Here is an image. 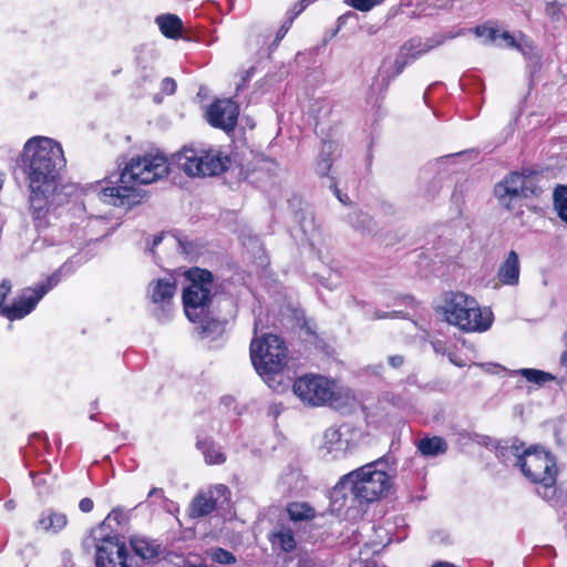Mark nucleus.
Instances as JSON below:
<instances>
[{
  "label": "nucleus",
  "mask_w": 567,
  "mask_h": 567,
  "mask_svg": "<svg viewBox=\"0 0 567 567\" xmlns=\"http://www.w3.org/2000/svg\"><path fill=\"white\" fill-rule=\"evenodd\" d=\"M228 493L227 486L223 484H217L206 492L198 493L189 505V516L197 518L210 514L220 498H227Z\"/></svg>",
  "instance_id": "15"
},
{
  "label": "nucleus",
  "mask_w": 567,
  "mask_h": 567,
  "mask_svg": "<svg viewBox=\"0 0 567 567\" xmlns=\"http://www.w3.org/2000/svg\"><path fill=\"white\" fill-rule=\"evenodd\" d=\"M161 32L171 39L179 37L183 28L182 20L175 14H163L156 18Z\"/></svg>",
  "instance_id": "22"
},
{
  "label": "nucleus",
  "mask_w": 567,
  "mask_h": 567,
  "mask_svg": "<svg viewBox=\"0 0 567 567\" xmlns=\"http://www.w3.org/2000/svg\"><path fill=\"white\" fill-rule=\"evenodd\" d=\"M391 487V477L385 471L382 458L368 463L341 477L331 494V502L338 507L346 505L347 492L360 502L371 503L380 499Z\"/></svg>",
  "instance_id": "3"
},
{
  "label": "nucleus",
  "mask_w": 567,
  "mask_h": 567,
  "mask_svg": "<svg viewBox=\"0 0 567 567\" xmlns=\"http://www.w3.org/2000/svg\"><path fill=\"white\" fill-rule=\"evenodd\" d=\"M66 524L68 517L64 513L45 509L40 514L39 519L34 524V528L43 533L58 534Z\"/></svg>",
  "instance_id": "19"
},
{
  "label": "nucleus",
  "mask_w": 567,
  "mask_h": 567,
  "mask_svg": "<svg viewBox=\"0 0 567 567\" xmlns=\"http://www.w3.org/2000/svg\"><path fill=\"white\" fill-rule=\"evenodd\" d=\"M499 37L505 41L507 47L517 48L524 55H526L530 60V62L534 64V68H538L539 66V56H538V54L533 53V52H527L523 48V45L517 43L516 40L514 39V37L512 34H509L508 32H503ZM529 51H532L530 48H529Z\"/></svg>",
  "instance_id": "29"
},
{
  "label": "nucleus",
  "mask_w": 567,
  "mask_h": 567,
  "mask_svg": "<svg viewBox=\"0 0 567 567\" xmlns=\"http://www.w3.org/2000/svg\"><path fill=\"white\" fill-rule=\"evenodd\" d=\"M269 539L275 550H281L284 553H290L297 546L293 530L286 525L277 526Z\"/></svg>",
  "instance_id": "20"
},
{
  "label": "nucleus",
  "mask_w": 567,
  "mask_h": 567,
  "mask_svg": "<svg viewBox=\"0 0 567 567\" xmlns=\"http://www.w3.org/2000/svg\"><path fill=\"white\" fill-rule=\"evenodd\" d=\"M292 391L300 401L311 406L332 405L336 401L334 383L321 375L307 374L298 378Z\"/></svg>",
  "instance_id": "10"
},
{
  "label": "nucleus",
  "mask_w": 567,
  "mask_h": 567,
  "mask_svg": "<svg viewBox=\"0 0 567 567\" xmlns=\"http://www.w3.org/2000/svg\"><path fill=\"white\" fill-rule=\"evenodd\" d=\"M412 49L413 42H410L409 44L402 47L399 56L393 62V72L391 74V78H395L396 75H399L409 63H411L412 61H414L415 59H417L427 51L425 49H422L415 52H411Z\"/></svg>",
  "instance_id": "21"
},
{
  "label": "nucleus",
  "mask_w": 567,
  "mask_h": 567,
  "mask_svg": "<svg viewBox=\"0 0 567 567\" xmlns=\"http://www.w3.org/2000/svg\"><path fill=\"white\" fill-rule=\"evenodd\" d=\"M188 285L183 290V305L186 317L192 321H202L213 298V275L210 271L192 268L186 272Z\"/></svg>",
  "instance_id": "7"
},
{
  "label": "nucleus",
  "mask_w": 567,
  "mask_h": 567,
  "mask_svg": "<svg viewBox=\"0 0 567 567\" xmlns=\"http://www.w3.org/2000/svg\"><path fill=\"white\" fill-rule=\"evenodd\" d=\"M93 506H94L93 501L89 497L82 498L79 503V508L83 513H90L93 509Z\"/></svg>",
  "instance_id": "40"
},
{
  "label": "nucleus",
  "mask_w": 567,
  "mask_h": 567,
  "mask_svg": "<svg viewBox=\"0 0 567 567\" xmlns=\"http://www.w3.org/2000/svg\"><path fill=\"white\" fill-rule=\"evenodd\" d=\"M539 174L534 171L513 172L495 186V195L504 207L513 209L520 198L539 196Z\"/></svg>",
  "instance_id": "9"
},
{
  "label": "nucleus",
  "mask_w": 567,
  "mask_h": 567,
  "mask_svg": "<svg viewBox=\"0 0 567 567\" xmlns=\"http://www.w3.org/2000/svg\"><path fill=\"white\" fill-rule=\"evenodd\" d=\"M519 257L515 250H511L498 268L497 278L503 285L517 286L519 282Z\"/></svg>",
  "instance_id": "18"
},
{
  "label": "nucleus",
  "mask_w": 567,
  "mask_h": 567,
  "mask_svg": "<svg viewBox=\"0 0 567 567\" xmlns=\"http://www.w3.org/2000/svg\"><path fill=\"white\" fill-rule=\"evenodd\" d=\"M161 90H162L163 93H165L167 95L174 94L175 91H176V82H175V80L172 79V78H165L162 81Z\"/></svg>",
  "instance_id": "36"
},
{
  "label": "nucleus",
  "mask_w": 567,
  "mask_h": 567,
  "mask_svg": "<svg viewBox=\"0 0 567 567\" xmlns=\"http://www.w3.org/2000/svg\"><path fill=\"white\" fill-rule=\"evenodd\" d=\"M61 560L63 564V567H73V555L70 550L65 549L61 553Z\"/></svg>",
  "instance_id": "39"
},
{
  "label": "nucleus",
  "mask_w": 567,
  "mask_h": 567,
  "mask_svg": "<svg viewBox=\"0 0 567 567\" xmlns=\"http://www.w3.org/2000/svg\"><path fill=\"white\" fill-rule=\"evenodd\" d=\"M305 9L306 4H300L299 2L295 4L292 8V17L290 18V21H292V19L300 14Z\"/></svg>",
  "instance_id": "45"
},
{
  "label": "nucleus",
  "mask_w": 567,
  "mask_h": 567,
  "mask_svg": "<svg viewBox=\"0 0 567 567\" xmlns=\"http://www.w3.org/2000/svg\"><path fill=\"white\" fill-rule=\"evenodd\" d=\"M147 497H158L164 498V492L162 488L154 487L148 492Z\"/></svg>",
  "instance_id": "47"
},
{
  "label": "nucleus",
  "mask_w": 567,
  "mask_h": 567,
  "mask_svg": "<svg viewBox=\"0 0 567 567\" xmlns=\"http://www.w3.org/2000/svg\"><path fill=\"white\" fill-rule=\"evenodd\" d=\"M515 465L526 478L538 485L537 493L544 499H553L556 494L557 467L550 453L537 447L525 450L522 455H516Z\"/></svg>",
  "instance_id": "5"
},
{
  "label": "nucleus",
  "mask_w": 567,
  "mask_h": 567,
  "mask_svg": "<svg viewBox=\"0 0 567 567\" xmlns=\"http://www.w3.org/2000/svg\"><path fill=\"white\" fill-rule=\"evenodd\" d=\"M305 9L306 4H300L299 2L295 4L292 8V17L290 18V21H292V19L300 14Z\"/></svg>",
  "instance_id": "46"
},
{
  "label": "nucleus",
  "mask_w": 567,
  "mask_h": 567,
  "mask_svg": "<svg viewBox=\"0 0 567 567\" xmlns=\"http://www.w3.org/2000/svg\"><path fill=\"white\" fill-rule=\"evenodd\" d=\"M181 169L189 177H206L221 174L229 159L216 148L185 147L177 155Z\"/></svg>",
  "instance_id": "8"
},
{
  "label": "nucleus",
  "mask_w": 567,
  "mask_h": 567,
  "mask_svg": "<svg viewBox=\"0 0 567 567\" xmlns=\"http://www.w3.org/2000/svg\"><path fill=\"white\" fill-rule=\"evenodd\" d=\"M475 34L485 38V42L493 43L498 38V30L487 25H478L475 28Z\"/></svg>",
  "instance_id": "34"
},
{
  "label": "nucleus",
  "mask_w": 567,
  "mask_h": 567,
  "mask_svg": "<svg viewBox=\"0 0 567 567\" xmlns=\"http://www.w3.org/2000/svg\"><path fill=\"white\" fill-rule=\"evenodd\" d=\"M328 148H331V145H328ZM331 168V159H330V150L326 152L324 150L321 153L320 159L317 163L316 171L320 176H327Z\"/></svg>",
  "instance_id": "32"
},
{
  "label": "nucleus",
  "mask_w": 567,
  "mask_h": 567,
  "mask_svg": "<svg viewBox=\"0 0 567 567\" xmlns=\"http://www.w3.org/2000/svg\"><path fill=\"white\" fill-rule=\"evenodd\" d=\"M58 281L59 276L54 274L48 278L45 284L24 289L11 306L2 307L0 313L11 321L24 318Z\"/></svg>",
  "instance_id": "12"
},
{
  "label": "nucleus",
  "mask_w": 567,
  "mask_h": 567,
  "mask_svg": "<svg viewBox=\"0 0 567 567\" xmlns=\"http://www.w3.org/2000/svg\"><path fill=\"white\" fill-rule=\"evenodd\" d=\"M11 282L7 279H4L1 284H0V307L2 306L6 297L9 295V292L11 291Z\"/></svg>",
  "instance_id": "38"
},
{
  "label": "nucleus",
  "mask_w": 567,
  "mask_h": 567,
  "mask_svg": "<svg viewBox=\"0 0 567 567\" xmlns=\"http://www.w3.org/2000/svg\"><path fill=\"white\" fill-rule=\"evenodd\" d=\"M441 309L444 320L464 332H485L494 321L491 309L463 292L449 293Z\"/></svg>",
  "instance_id": "4"
},
{
  "label": "nucleus",
  "mask_w": 567,
  "mask_h": 567,
  "mask_svg": "<svg viewBox=\"0 0 567 567\" xmlns=\"http://www.w3.org/2000/svg\"><path fill=\"white\" fill-rule=\"evenodd\" d=\"M212 559L223 565L234 564L236 561L235 556L224 548H215L212 551Z\"/></svg>",
  "instance_id": "33"
},
{
  "label": "nucleus",
  "mask_w": 567,
  "mask_h": 567,
  "mask_svg": "<svg viewBox=\"0 0 567 567\" xmlns=\"http://www.w3.org/2000/svg\"><path fill=\"white\" fill-rule=\"evenodd\" d=\"M431 344H432V348L435 353L444 355V354H447V352L450 351V350H447L446 344L443 340L435 339V340L431 341Z\"/></svg>",
  "instance_id": "37"
},
{
  "label": "nucleus",
  "mask_w": 567,
  "mask_h": 567,
  "mask_svg": "<svg viewBox=\"0 0 567 567\" xmlns=\"http://www.w3.org/2000/svg\"><path fill=\"white\" fill-rule=\"evenodd\" d=\"M96 567H143L117 536L94 535Z\"/></svg>",
  "instance_id": "11"
},
{
  "label": "nucleus",
  "mask_w": 567,
  "mask_h": 567,
  "mask_svg": "<svg viewBox=\"0 0 567 567\" xmlns=\"http://www.w3.org/2000/svg\"><path fill=\"white\" fill-rule=\"evenodd\" d=\"M290 24H291V21L286 22L285 24H282L280 27V29L278 30L277 35H276V42H279L284 39V37L286 35V33L288 32V30L290 28Z\"/></svg>",
  "instance_id": "43"
},
{
  "label": "nucleus",
  "mask_w": 567,
  "mask_h": 567,
  "mask_svg": "<svg viewBox=\"0 0 567 567\" xmlns=\"http://www.w3.org/2000/svg\"><path fill=\"white\" fill-rule=\"evenodd\" d=\"M239 115V106L230 99L217 100L206 111L207 122L225 132L235 128Z\"/></svg>",
  "instance_id": "14"
},
{
  "label": "nucleus",
  "mask_w": 567,
  "mask_h": 567,
  "mask_svg": "<svg viewBox=\"0 0 567 567\" xmlns=\"http://www.w3.org/2000/svg\"><path fill=\"white\" fill-rule=\"evenodd\" d=\"M350 224L360 230H370L371 218L362 212H353L349 215Z\"/></svg>",
  "instance_id": "30"
},
{
  "label": "nucleus",
  "mask_w": 567,
  "mask_h": 567,
  "mask_svg": "<svg viewBox=\"0 0 567 567\" xmlns=\"http://www.w3.org/2000/svg\"><path fill=\"white\" fill-rule=\"evenodd\" d=\"M162 239H163L162 236H155L154 239H153V247H152V249L154 247H156L162 241Z\"/></svg>",
  "instance_id": "50"
},
{
  "label": "nucleus",
  "mask_w": 567,
  "mask_h": 567,
  "mask_svg": "<svg viewBox=\"0 0 567 567\" xmlns=\"http://www.w3.org/2000/svg\"><path fill=\"white\" fill-rule=\"evenodd\" d=\"M316 0H300L299 3L300 4H306V8H307L309 4L313 3Z\"/></svg>",
  "instance_id": "53"
},
{
  "label": "nucleus",
  "mask_w": 567,
  "mask_h": 567,
  "mask_svg": "<svg viewBox=\"0 0 567 567\" xmlns=\"http://www.w3.org/2000/svg\"><path fill=\"white\" fill-rule=\"evenodd\" d=\"M250 358L257 373L268 382L287 364L288 350L280 337L268 333L251 341Z\"/></svg>",
  "instance_id": "6"
},
{
  "label": "nucleus",
  "mask_w": 567,
  "mask_h": 567,
  "mask_svg": "<svg viewBox=\"0 0 567 567\" xmlns=\"http://www.w3.org/2000/svg\"><path fill=\"white\" fill-rule=\"evenodd\" d=\"M384 0H350V4L362 12L370 11L373 7L381 4Z\"/></svg>",
  "instance_id": "35"
},
{
  "label": "nucleus",
  "mask_w": 567,
  "mask_h": 567,
  "mask_svg": "<svg viewBox=\"0 0 567 567\" xmlns=\"http://www.w3.org/2000/svg\"><path fill=\"white\" fill-rule=\"evenodd\" d=\"M4 507L8 509V511H11L16 507V504L13 501H8L6 504H4Z\"/></svg>",
  "instance_id": "49"
},
{
  "label": "nucleus",
  "mask_w": 567,
  "mask_h": 567,
  "mask_svg": "<svg viewBox=\"0 0 567 567\" xmlns=\"http://www.w3.org/2000/svg\"><path fill=\"white\" fill-rule=\"evenodd\" d=\"M3 182H4V177H3V174L0 173V188L2 187L3 185Z\"/></svg>",
  "instance_id": "55"
},
{
  "label": "nucleus",
  "mask_w": 567,
  "mask_h": 567,
  "mask_svg": "<svg viewBox=\"0 0 567 567\" xmlns=\"http://www.w3.org/2000/svg\"><path fill=\"white\" fill-rule=\"evenodd\" d=\"M446 355H447L450 362L453 363L454 365H456V367H465L466 365V362L463 359H461L460 357H457L455 352L450 350Z\"/></svg>",
  "instance_id": "42"
},
{
  "label": "nucleus",
  "mask_w": 567,
  "mask_h": 567,
  "mask_svg": "<svg viewBox=\"0 0 567 567\" xmlns=\"http://www.w3.org/2000/svg\"><path fill=\"white\" fill-rule=\"evenodd\" d=\"M176 292V284L172 279H157L150 282L147 295L152 302L161 309L157 313L158 320L168 317L169 306Z\"/></svg>",
  "instance_id": "16"
},
{
  "label": "nucleus",
  "mask_w": 567,
  "mask_h": 567,
  "mask_svg": "<svg viewBox=\"0 0 567 567\" xmlns=\"http://www.w3.org/2000/svg\"><path fill=\"white\" fill-rule=\"evenodd\" d=\"M197 322L200 323L203 332L207 337H209L212 334L221 333L223 330H224L223 322H220L218 320H208L207 319V313L204 316L202 321H197Z\"/></svg>",
  "instance_id": "31"
},
{
  "label": "nucleus",
  "mask_w": 567,
  "mask_h": 567,
  "mask_svg": "<svg viewBox=\"0 0 567 567\" xmlns=\"http://www.w3.org/2000/svg\"><path fill=\"white\" fill-rule=\"evenodd\" d=\"M352 431L349 425L331 426L323 433L321 453L331 460L340 458L351 447Z\"/></svg>",
  "instance_id": "13"
},
{
  "label": "nucleus",
  "mask_w": 567,
  "mask_h": 567,
  "mask_svg": "<svg viewBox=\"0 0 567 567\" xmlns=\"http://www.w3.org/2000/svg\"><path fill=\"white\" fill-rule=\"evenodd\" d=\"M131 549L135 561L143 567H150V561L159 554V545L144 537H132Z\"/></svg>",
  "instance_id": "17"
},
{
  "label": "nucleus",
  "mask_w": 567,
  "mask_h": 567,
  "mask_svg": "<svg viewBox=\"0 0 567 567\" xmlns=\"http://www.w3.org/2000/svg\"><path fill=\"white\" fill-rule=\"evenodd\" d=\"M433 567H456V566H454L453 564H450V563L441 561V563H436L435 565H433Z\"/></svg>",
  "instance_id": "48"
},
{
  "label": "nucleus",
  "mask_w": 567,
  "mask_h": 567,
  "mask_svg": "<svg viewBox=\"0 0 567 567\" xmlns=\"http://www.w3.org/2000/svg\"><path fill=\"white\" fill-rule=\"evenodd\" d=\"M550 3L563 6L567 0H547Z\"/></svg>",
  "instance_id": "51"
},
{
  "label": "nucleus",
  "mask_w": 567,
  "mask_h": 567,
  "mask_svg": "<svg viewBox=\"0 0 567 567\" xmlns=\"http://www.w3.org/2000/svg\"><path fill=\"white\" fill-rule=\"evenodd\" d=\"M127 520V515L123 512L121 508H114L110 512V514L106 516V518L102 522L100 527L93 532L94 535H104L106 529L113 528V523H115L116 526L121 525L122 523Z\"/></svg>",
  "instance_id": "28"
},
{
  "label": "nucleus",
  "mask_w": 567,
  "mask_h": 567,
  "mask_svg": "<svg viewBox=\"0 0 567 567\" xmlns=\"http://www.w3.org/2000/svg\"><path fill=\"white\" fill-rule=\"evenodd\" d=\"M515 373L524 377L528 382L537 385H544L545 383L555 380L553 374L537 369H520L515 371Z\"/></svg>",
  "instance_id": "27"
},
{
  "label": "nucleus",
  "mask_w": 567,
  "mask_h": 567,
  "mask_svg": "<svg viewBox=\"0 0 567 567\" xmlns=\"http://www.w3.org/2000/svg\"><path fill=\"white\" fill-rule=\"evenodd\" d=\"M334 194L337 195L338 199L341 202V203H346L343 197L341 196L339 189L334 186Z\"/></svg>",
  "instance_id": "52"
},
{
  "label": "nucleus",
  "mask_w": 567,
  "mask_h": 567,
  "mask_svg": "<svg viewBox=\"0 0 567 567\" xmlns=\"http://www.w3.org/2000/svg\"><path fill=\"white\" fill-rule=\"evenodd\" d=\"M388 362L389 364L394 368V369H399L400 367L403 365L404 363V358L400 354H395V355H390L389 359H388Z\"/></svg>",
  "instance_id": "41"
},
{
  "label": "nucleus",
  "mask_w": 567,
  "mask_h": 567,
  "mask_svg": "<svg viewBox=\"0 0 567 567\" xmlns=\"http://www.w3.org/2000/svg\"><path fill=\"white\" fill-rule=\"evenodd\" d=\"M419 451L425 456H437L447 450L446 442L439 436L425 437L419 442Z\"/></svg>",
  "instance_id": "23"
},
{
  "label": "nucleus",
  "mask_w": 567,
  "mask_h": 567,
  "mask_svg": "<svg viewBox=\"0 0 567 567\" xmlns=\"http://www.w3.org/2000/svg\"><path fill=\"white\" fill-rule=\"evenodd\" d=\"M168 172L167 157L159 152L132 157L122 171L117 185L103 188L100 197L110 205L131 206L137 202L136 186L154 183Z\"/></svg>",
  "instance_id": "2"
},
{
  "label": "nucleus",
  "mask_w": 567,
  "mask_h": 567,
  "mask_svg": "<svg viewBox=\"0 0 567 567\" xmlns=\"http://www.w3.org/2000/svg\"><path fill=\"white\" fill-rule=\"evenodd\" d=\"M374 318L375 319H383V318H388V316L385 313H382V315L377 313Z\"/></svg>",
  "instance_id": "54"
},
{
  "label": "nucleus",
  "mask_w": 567,
  "mask_h": 567,
  "mask_svg": "<svg viewBox=\"0 0 567 567\" xmlns=\"http://www.w3.org/2000/svg\"><path fill=\"white\" fill-rule=\"evenodd\" d=\"M553 202L558 217L567 225V186L558 185L555 188Z\"/></svg>",
  "instance_id": "26"
},
{
  "label": "nucleus",
  "mask_w": 567,
  "mask_h": 567,
  "mask_svg": "<svg viewBox=\"0 0 567 567\" xmlns=\"http://www.w3.org/2000/svg\"><path fill=\"white\" fill-rule=\"evenodd\" d=\"M22 166L29 187V210L38 230H44L54 218V210L72 196L78 186L61 185L60 173L66 159L61 144L47 136L29 138L22 152Z\"/></svg>",
  "instance_id": "1"
},
{
  "label": "nucleus",
  "mask_w": 567,
  "mask_h": 567,
  "mask_svg": "<svg viewBox=\"0 0 567 567\" xmlns=\"http://www.w3.org/2000/svg\"><path fill=\"white\" fill-rule=\"evenodd\" d=\"M197 446L202 451L207 464H223L226 461V455L214 442L199 441Z\"/></svg>",
  "instance_id": "25"
},
{
  "label": "nucleus",
  "mask_w": 567,
  "mask_h": 567,
  "mask_svg": "<svg viewBox=\"0 0 567 567\" xmlns=\"http://www.w3.org/2000/svg\"><path fill=\"white\" fill-rule=\"evenodd\" d=\"M289 518L293 522H303L315 518L316 511L308 503L293 502L287 506Z\"/></svg>",
  "instance_id": "24"
},
{
  "label": "nucleus",
  "mask_w": 567,
  "mask_h": 567,
  "mask_svg": "<svg viewBox=\"0 0 567 567\" xmlns=\"http://www.w3.org/2000/svg\"><path fill=\"white\" fill-rule=\"evenodd\" d=\"M563 342L566 349L561 353L560 363L567 368V332L563 336Z\"/></svg>",
  "instance_id": "44"
}]
</instances>
